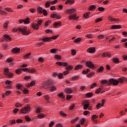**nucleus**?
<instances>
[{
    "label": "nucleus",
    "mask_w": 127,
    "mask_h": 127,
    "mask_svg": "<svg viewBox=\"0 0 127 127\" xmlns=\"http://www.w3.org/2000/svg\"><path fill=\"white\" fill-rule=\"evenodd\" d=\"M112 61L113 63H115V64H119V63H120V60H119L118 58L113 59Z\"/></svg>",
    "instance_id": "f3484780"
},
{
    "label": "nucleus",
    "mask_w": 127,
    "mask_h": 127,
    "mask_svg": "<svg viewBox=\"0 0 127 127\" xmlns=\"http://www.w3.org/2000/svg\"><path fill=\"white\" fill-rule=\"evenodd\" d=\"M11 52L12 53H14V54H16V53L20 52V49L17 47L13 48L11 50Z\"/></svg>",
    "instance_id": "423d86ee"
},
{
    "label": "nucleus",
    "mask_w": 127,
    "mask_h": 127,
    "mask_svg": "<svg viewBox=\"0 0 127 127\" xmlns=\"http://www.w3.org/2000/svg\"><path fill=\"white\" fill-rule=\"evenodd\" d=\"M90 12H85L83 14V17L84 18H89L90 17V16H89V14H90Z\"/></svg>",
    "instance_id": "bb28decb"
},
{
    "label": "nucleus",
    "mask_w": 127,
    "mask_h": 127,
    "mask_svg": "<svg viewBox=\"0 0 127 127\" xmlns=\"http://www.w3.org/2000/svg\"><path fill=\"white\" fill-rule=\"evenodd\" d=\"M24 22L25 24H28V23L30 22V19H29L28 17H27L25 20L24 19Z\"/></svg>",
    "instance_id": "2f4dec72"
},
{
    "label": "nucleus",
    "mask_w": 127,
    "mask_h": 127,
    "mask_svg": "<svg viewBox=\"0 0 127 127\" xmlns=\"http://www.w3.org/2000/svg\"><path fill=\"white\" fill-rule=\"evenodd\" d=\"M71 55H72V56H75V55H76V53L77 52L76 51V50L72 49L71 50Z\"/></svg>",
    "instance_id": "c03bdc74"
},
{
    "label": "nucleus",
    "mask_w": 127,
    "mask_h": 127,
    "mask_svg": "<svg viewBox=\"0 0 127 127\" xmlns=\"http://www.w3.org/2000/svg\"><path fill=\"white\" fill-rule=\"evenodd\" d=\"M97 86H98V84L96 82H94L90 85V89H94V88H95V87H97Z\"/></svg>",
    "instance_id": "cd10ccee"
},
{
    "label": "nucleus",
    "mask_w": 127,
    "mask_h": 127,
    "mask_svg": "<svg viewBox=\"0 0 127 127\" xmlns=\"http://www.w3.org/2000/svg\"><path fill=\"white\" fill-rule=\"evenodd\" d=\"M31 26L33 29H36V30H38V29H39V27L36 23H33L31 24Z\"/></svg>",
    "instance_id": "1a4fd4ad"
},
{
    "label": "nucleus",
    "mask_w": 127,
    "mask_h": 127,
    "mask_svg": "<svg viewBox=\"0 0 127 127\" xmlns=\"http://www.w3.org/2000/svg\"><path fill=\"white\" fill-rule=\"evenodd\" d=\"M85 121H86V119H85V118L81 119L80 121V124L81 125H84Z\"/></svg>",
    "instance_id": "6e6d98bb"
},
{
    "label": "nucleus",
    "mask_w": 127,
    "mask_h": 127,
    "mask_svg": "<svg viewBox=\"0 0 127 127\" xmlns=\"http://www.w3.org/2000/svg\"><path fill=\"white\" fill-rule=\"evenodd\" d=\"M6 62H7L8 63H11V62H13V58H9L7 59Z\"/></svg>",
    "instance_id": "72a5a7b5"
},
{
    "label": "nucleus",
    "mask_w": 127,
    "mask_h": 127,
    "mask_svg": "<svg viewBox=\"0 0 127 127\" xmlns=\"http://www.w3.org/2000/svg\"><path fill=\"white\" fill-rule=\"evenodd\" d=\"M58 77L59 79H63L64 78L63 73H60L58 74Z\"/></svg>",
    "instance_id": "a18cd8bd"
},
{
    "label": "nucleus",
    "mask_w": 127,
    "mask_h": 127,
    "mask_svg": "<svg viewBox=\"0 0 127 127\" xmlns=\"http://www.w3.org/2000/svg\"><path fill=\"white\" fill-rule=\"evenodd\" d=\"M28 73L30 74H34V73H36V70L34 68L28 69Z\"/></svg>",
    "instance_id": "2eb2a0df"
},
{
    "label": "nucleus",
    "mask_w": 127,
    "mask_h": 127,
    "mask_svg": "<svg viewBox=\"0 0 127 127\" xmlns=\"http://www.w3.org/2000/svg\"><path fill=\"white\" fill-rule=\"evenodd\" d=\"M8 22H5L4 23L3 27L4 29H6V28H7L8 27Z\"/></svg>",
    "instance_id": "ea45409f"
},
{
    "label": "nucleus",
    "mask_w": 127,
    "mask_h": 127,
    "mask_svg": "<svg viewBox=\"0 0 127 127\" xmlns=\"http://www.w3.org/2000/svg\"><path fill=\"white\" fill-rule=\"evenodd\" d=\"M119 84L121 83V84H123V83H125V77H122L121 78H118Z\"/></svg>",
    "instance_id": "412c9836"
},
{
    "label": "nucleus",
    "mask_w": 127,
    "mask_h": 127,
    "mask_svg": "<svg viewBox=\"0 0 127 127\" xmlns=\"http://www.w3.org/2000/svg\"><path fill=\"white\" fill-rule=\"evenodd\" d=\"M37 23H36L38 25V26H41V24H42V23L43 22V21L42 20H39L37 21Z\"/></svg>",
    "instance_id": "e433bc0d"
},
{
    "label": "nucleus",
    "mask_w": 127,
    "mask_h": 127,
    "mask_svg": "<svg viewBox=\"0 0 127 127\" xmlns=\"http://www.w3.org/2000/svg\"><path fill=\"white\" fill-rule=\"evenodd\" d=\"M51 53H57V49L56 48H54L52 49L50 51Z\"/></svg>",
    "instance_id": "49530a36"
},
{
    "label": "nucleus",
    "mask_w": 127,
    "mask_h": 127,
    "mask_svg": "<svg viewBox=\"0 0 127 127\" xmlns=\"http://www.w3.org/2000/svg\"><path fill=\"white\" fill-rule=\"evenodd\" d=\"M61 25V21H59L58 22H55L54 23L53 25L55 27H57V26Z\"/></svg>",
    "instance_id": "4c0bfd02"
},
{
    "label": "nucleus",
    "mask_w": 127,
    "mask_h": 127,
    "mask_svg": "<svg viewBox=\"0 0 127 127\" xmlns=\"http://www.w3.org/2000/svg\"><path fill=\"white\" fill-rule=\"evenodd\" d=\"M85 65L89 68V69H94L95 68V65L91 61H87L85 63Z\"/></svg>",
    "instance_id": "7ed1b4c3"
},
{
    "label": "nucleus",
    "mask_w": 127,
    "mask_h": 127,
    "mask_svg": "<svg viewBox=\"0 0 127 127\" xmlns=\"http://www.w3.org/2000/svg\"><path fill=\"white\" fill-rule=\"evenodd\" d=\"M66 12H68V13H74L76 12V10L75 9L72 8V9H68L66 10Z\"/></svg>",
    "instance_id": "ddd939ff"
},
{
    "label": "nucleus",
    "mask_w": 127,
    "mask_h": 127,
    "mask_svg": "<svg viewBox=\"0 0 127 127\" xmlns=\"http://www.w3.org/2000/svg\"><path fill=\"white\" fill-rule=\"evenodd\" d=\"M51 24V21L48 20L47 22H45V26H48V25H50Z\"/></svg>",
    "instance_id": "de8ad7c7"
},
{
    "label": "nucleus",
    "mask_w": 127,
    "mask_h": 127,
    "mask_svg": "<svg viewBox=\"0 0 127 127\" xmlns=\"http://www.w3.org/2000/svg\"><path fill=\"white\" fill-rule=\"evenodd\" d=\"M13 32H21L23 35H29L30 34V30H28L27 31V28L26 27H19L17 28H14L12 29Z\"/></svg>",
    "instance_id": "f257e3e1"
},
{
    "label": "nucleus",
    "mask_w": 127,
    "mask_h": 127,
    "mask_svg": "<svg viewBox=\"0 0 127 127\" xmlns=\"http://www.w3.org/2000/svg\"><path fill=\"white\" fill-rule=\"evenodd\" d=\"M24 109L26 111V113L27 114H28V113H29V112H30V107H28V106H26L24 107Z\"/></svg>",
    "instance_id": "f704fd0d"
},
{
    "label": "nucleus",
    "mask_w": 127,
    "mask_h": 127,
    "mask_svg": "<svg viewBox=\"0 0 127 127\" xmlns=\"http://www.w3.org/2000/svg\"><path fill=\"white\" fill-rule=\"evenodd\" d=\"M103 57H112V54L109 52H105L102 54Z\"/></svg>",
    "instance_id": "f8f14e48"
},
{
    "label": "nucleus",
    "mask_w": 127,
    "mask_h": 127,
    "mask_svg": "<svg viewBox=\"0 0 127 127\" xmlns=\"http://www.w3.org/2000/svg\"><path fill=\"white\" fill-rule=\"evenodd\" d=\"M85 89H86V87L85 86H81L79 87V90H80V91H83Z\"/></svg>",
    "instance_id": "338daca9"
},
{
    "label": "nucleus",
    "mask_w": 127,
    "mask_h": 127,
    "mask_svg": "<svg viewBox=\"0 0 127 127\" xmlns=\"http://www.w3.org/2000/svg\"><path fill=\"white\" fill-rule=\"evenodd\" d=\"M15 107L16 108H19V107H22V104H20L19 103H16V104L15 105Z\"/></svg>",
    "instance_id": "09e8293b"
},
{
    "label": "nucleus",
    "mask_w": 127,
    "mask_h": 127,
    "mask_svg": "<svg viewBox=\"0 0 127 127\" xmlns=\"http://www.w3.org/2000/svg\"><path fill=\"white\" fill-rule=\"evenodd\" d=\"M57 89L55 86H53L50 89L51 92H54V91H57Z\"/></svg>",
    "instance_id": "37998d69"
},
{
    "label": "nucleus",
    "mask_w": 127,
    "mask_h": 127,
    "mask_svg": "<svg viewBox=\"0 0 127 127\" xmlns=\"http://www.w3.org/2000/svg\"><path fill=\"white\" fill-rule=\"evenodd\" d=\"M98 118H99V117L97 115H92L91 116V120H94L95 119H98Z\"/></svg>",
    "instance_id": "bf43d9fd"
},
{
    "label": "nucleus",
    "mask_w": 127,
    "mask_h": 127,
    "mask_svg": "<svg viewBox=\"0 0 127 127\" xmlns=\"http://www.w3.org/2000/svg\"><path fill=\"white\" fill-rule=\"evenodd\" d=\"M79 78H80V76H79V75H76V76L71 77L70 78V80H71V81H78V80H79Z\"/></svg>",
    "instance_id": "a211bd4d"
},
{
    "label": "nucleus",
    "mask_w": 127,
    "mask_h": 127,
    "mask_svg": "<svg viewBox=\"0 0 127 127\" xmlns=\"http://www.w3.org/2000/svg\"><path fill=\"white\" fill-rule=\"evenodd\" d=\"M86 98H92L93 97V93L89 92L86 94L85 95Z\"/></svg>",
    "instance_id": "7c9ffc66"
},
{
    "label": "nucleus",
    "mask_w": 127,
    "mask_h": 127,
    "mask_svg": "<svg viewBox=\"0 0 127 127\" xmlns=\"http://www.w3.org/2000/svg\"><path fill=\"white\" fill-rule=\"evenodd\" d=\"M82 68H83V65L81 64H78L75 67L74 70H79L82 69Z\"/></svg>",
    "instance_id": "a878e982"
},
{
    "label": "nucleus",
    "mask_w": 127,
    "mask_h": 127,
    "mask_svg": "<svg viewBox=\"0 0 127 127\" xmlns=\"http://www.w3.org/2000/svg\"><path fill=\"white\" fill-rule=\"evenodd\" d=\"M96 52V48L93 47V48H89L87 50V52L88 53H95Z\"/></svg>",
    "instance_id": "6e6552de"
},
{
    "label": "nucleus",
    "mask_w": 127,
    "mask_h": 127,
    "mask_svg": "<svg viewBox=\"0 0 127 127\" xmlns=\"http://www.w3.org/2000/svg\"><path fill=\"white\" fill-rule=\"evenodd\" d=\"M45 117H46V116L43 113H41L40 115L37 116L38 119H43L45 118Z\"/></svg>",
    "instance_id": "5701e85b"
},
{
    "label": "nucleus",
    "mask_w": 127,
    "mask_h": 127,
    "mask_svg": "<svg viewBox=\"0 0 127 127\" xmlns=\"http://www.w3.org/2000/svg\"><path fill=\"white\" fill-rule=\"evenodd\" d=\"M122 26L121 25H115L111 27V29H121Z\"/></svg>",
    "instance_id": "9d476101"
},
{
    "label": "nucleus",
    "mask_w": 127,
    "mask_h": 127,
    "mask_svg": "<svg viewBox=\"0 0 127 127\" xmlns=\"http://www.w3.org/2000/svg\"><path fill=\"white\" fill-rule=\"evenodd\" d=\"M72 95H67L66 96V99L67 101H69V100H70V99H72Z\"/></svg>",
    "instance_id": "69168bd1"
},
{
    "label": "nucleus",
    "mask_w": 127,
    "mask_h": 127,
    "mask_svg": "<svg viewBox=\"0 0 127 127\" xmlns=\"http://www.w3.org/2000/svg\"><path fill=\"white\" fill-rule=\"evenodd\" d=\"M35 85V81H32L30 83L28 84V86H27L28 88L30 87H33Z\"/></svg>",
    "instance_id": "aec40b11"
},
{
    "label": "nucleus",
    "mask_w": 127,
    "mask_h": 127,
    "mask_svg": "<svg viewBox=\"0 0 127 127\" xmlns=\"http://www.w3.org/2000/svg\"><path fill=\"white\" fill-rule=\"evenodd\" d=\"M95 74V72H90V73L87 74L86 77H87V78H92V77H93V76H94Z\"/></svg>",
    "instance_id": "6ab92c4d"
},
{
    "label": "nucleus",
    "mask_w": 127,
    "mask_h": 127,
    "mask_svg": "<svg viewBox=\"0 0 127 127\" xmlns=\"http://www.w3.org/2000/svg\"><path fill=\"white\" fill-rule=\"evenodd\" d=\"M9 71V69L7 68H5L4 69V71H3V73L4 75H5V74H7V73H8V72Z\"/></svg>",
    "instance_id": "603ef678"
},
{
    "label": "nucleus",
    "mask_w": 127,
    "mask_h": 127,
    "mask_svg": "<svg viewBox=\"0 0 127 127\" xmlns=\"http://www.w3.org/2000/svg\"><path fill=\"white\" fill-rule=\"evenodd\" d=\"M84 105L83 106V109L84 110H87L88 108H89V106H90V104H89V101L86 100L84 102Z\"/></svg>",
    "instance_id": "0eeeda50"
},
{
    "label": "nucleus",
    "mask_w": 127,
    "mask_h": 127,
    "mask_svg": "<svg viewBox=\"0 0 127 127\" xmlns=\"http://www.w3.org/2000/svg\"><path fill=\"white\" fill-rule=\"evenodd\" d=\"M41 40L43 41V42H51V40L50 37H45L41 39Z\"/></svg>",
    "instance_id": "9b49d317"
},
{
    "label": "nucleus",
    "mask_w": 127,
    "mask_h": 127,
    "mask_svg": "<svg viewBox=\"0 0 127 127\" xmlns=\"http://www.w3.org/2000/svg\"><path fill=\"white\" fill-rule=\"evenodd\" d=\"M58 37H59V35H58L54 36L52 37H50L51 39V41H52V39H54V40L57 39Z\"/></svg>",
    "instance_id": "864d4df0"
},
{
    "label": "nucleus",
    "mask_w": 127,
    "mask_h": 127,
    "mask_svg": "<svg viewBox=\"0 0 127 127\" xmlns=\"http://www.w3.org/2000/svg\"><path fill=\"white\" fill-rule=\"evenodd\" d=\"M97 7H96V5H92L89 6V8L88 9L89 10H95L96 9Z\"/></svg>",
    "instance_id": "c85d7f7f"
},
{
    "label": "nucleus",
    "mask_w": 127,
    "mask_h": 127,
    "mask_svg": "<svg viewBox=\"0 0 127 127\" xmlns=\"http://www.w3.org/2000/svg\"><path fill=\"white\" fill-rule=\"evenodd\" d=\"M29 11L31 12V13H34V12L36 11V10L35 9V8H31L29 9Z\"/></svg>",
    "instance_id": "5fc2aeb1"
},
{
    "label": "nucleus",
    "mask_w": 127,
    "mask_h": 127,
    "mask_svg": "<svg viewBox=\"0 0 127 127\" xmlns=\"http://www.w3.org/2000/svg\"><path fill=\"white\" fill-rule=\"evenodd\" d=\"M73 67L72 65H69L65 67V69L67 70V71H71V70H73Z\"/></svg>",
    "instance_id": "4be33fe9"
},
{
    "label": "nucleus",
    "mask_w": 127,
    "mask_h": 127,
    "mask_svg": "<svg viewBox=\"0 0 127 127\" xmlns=\"http://www.w3.org/2000/svg\"><path fill=\"white\" fill-rule=\"evenodd\" d=\"M58 96L59 98H62V99H65V95L63 92L58 93Z\"/></svg>",
    "instance_id": "393cba45"
},
{
    "label": "nucleus",
    "mask_w": 127,
    "mask_h": 127,
    "mask_svg": "<svg viewBox=\"0 0 127 127\" xmlns=\"http://www.w3.org/2000/svg\"><path fill=\"white\" fill-rule=\"evenodd\" d=\"M101 84H107L108 83V80L104 79L100 81Z\"/></svg>",
    "instance_id": "774afa93"
},
{
    "label": "nucleus",
    "mask_w": 127,
    "mask_h": 127,
    "mask_svg": "<svg viewBox=\"0 0 127 127\" xmlns=\"http://www.w3.org/2000/svg\"><path fill=\"white\" fill-rule=\"evenodd\" d=\"M3 37H4V38H6L8 40H11V37H9V35H8L4 34L3 36Z\"/></svg>",
    "instance_id": "58836bf2"
},
{
    "label": "nucleus",
    "mask_w": 127,
    "mask_h": 127,
    "mask_svg": "<svg viewBox=\"0 0 127 127\" xmlns=\"http://www.w3.org/2000/svg\"><path fill=\"white\" fill-rule=\"evenodd\" d=\"M104 70V67L103 66H101L99 69L96 70V72L97 73H103V71Z\"/></svg>",
    "instance_id": "4468645a"
},
{
    "label": "nucleus",
    "mask_w": 127,
    "mask_h": 127,
    "mask_svg": "<svg viewBox=\"0 0 127 127\" xmlns=\"http://www.w3.org/2000/svg\"><path fill=\"white\" fill-rule=\"evenodd\" d=\"M77 121H79V117H77L76 118H74L72 120L70 121V123L71 124H74V123H76V122H77Z\"/></svg>",
    "instance_id": "473e14b6"
},
{
    "label": "nucleus",
    "mask_w": 127,
    "mask_h": 127,
    "mask_svg": "<svg viewBox=\"0 0 127 127\" xmlns=\"http://www.w3.org/2000/svg\"><path fill=\"white\" fill-rule=\"evenodd\" d=\"M64 92L66 94H72L73 93V89L70 87H67L64 89Z\"/></svg>",
    "instance_id": "39448f33"
},
{
    "label": "nucleus",
    "mask_w": 127,
    "mask_h": 127,
    "mask_svg": "<svg viewBox=\"0 0 127 127\" xmlns=\"http://www.w3.org/2000/svg\"><path fill=\"white\" fill-rule=\"evenodd\" d=\"M50 3H51L50 1L46 2L45 3V7H47V8L50 7Z\"/></svg>",
    "instance_id": "3c124183"
},
{
    "label": "nucleus",
    "mask_w": 127,
    "mask_h": 127,
    "mask_svg": "<svg viewBox=\"0 0 127 127\" xmlns=\"http://www.w3.org/2000/svg\"><path fill=\"white\" fill-rule=\"evenodd\" d=\"M42 12H43V15H44V16H47V15H48V13H47L46 9H43Z\"/></svg>",
    "instance_id": "79ce46f5"
},
{
    "label": "nucleus",
    "mask_w": 127,
    "mask_h": 127,
    "mask_svg": "<svg viewBox=\"0 0 127 127\" xmlns=\"http://www.w3.org/2000/svg\"><path fill=\"white\" fill-rule=\"evenodd\" d=\"M55 58L57 59V60H61V56L58 55H55Z\"/></svg>",
    "instance_id": "8fccbe9b"
},
{
    "label": "nucleus",
    "mask_w": 127,
    "mask_h": 127,
    "mask_svg": "<svg viewBox=\"0 0 127 127\" xmlns=\"http://www.w3.org/2000/svg\"><path fill=\"white\" fill-rule=\"evenodd\" d=\"M74 108H75V104H72L69 107V110L70 111H72V110H74Z\"/></svg>",
    "instance_id": "13d9d810"
},
{
    "label": "nucleus",
    "mask_w": 127,
    "mask_h": 127,
    "mask_svg": "<svg viewBox=\"0 0 127 127\" xmlns=\"http://www.w3.org/2000/svg\"><path fill=\"white\" fill-rule=\"evenodd\" d=\"M76 16H77V14L76 13H74L73 15H70L69 16V19L70 20H72V19H74V18H76Z\"/></svg>",
    "instance_id": "b1692460"
},
{
    "label": "nucleus",
    "mask_w": 127,
    "mask_h": 127,
    "mask_svg": "<svg viewBox=\"0 0 127 127\" xmlns=\"http://www.w3.org/2000/svg\"><path fill=\"white\" fill-rule=\"evenodd\" d=\"M19 113L20 114H27L26 113V111H25V108H22L19 111Z\"/></svg>",
    "instance_id": "c756f323"
},
{
    "label": "nucleus",
    "mask_w": 127,
    "mask_h": 127,
    "mask_svg": "<svg viewBox=\"0 0 127 127\" xmlns=\"http://www.w3.org/2000/svg\"><path fill=\"white\" fill-rule=\"evenodd\" d=\"M82 41V39L80 38H76V39H75L74 40V43H78V42H80V41Z\"/></svg>",
    "instance_id": "a19ab883"
},
{
    "label": "nucleus",
    "mask_w": 127,
    "mask_h": 127,
    "mask_svg": "<svg viewBox=\"0 0 127 127\" xmlns=\"http://www.w3.org/2000/svg\"><path fill=\"white\" fill-rule=\"evenodd\" d=\"M23 93H24V94H29V91H28L27 89L24 88L23 90Z\"/></svg>",
    "instance_id": "680f3d73"
},
{
    "label": "nucleus",
    "mask_w": 127,
    "mask_h": 127,
    "mask_svg": "<svg viewBox=\"0 0 127 127\" xmlns=\"http://www.w3.org/2000/svg\"><path fill=\"white\" fill-rule=\"evenodd\" d=\"M15 72L16 74H18V75H19V74H21V69H17L15 70Z\"/></svg>",
    "instance_id": "052dcab7"
},
{
    "label": "nucleus",
    "mask_w": 127,
    "mask_h": 127,
    "mask_svg": "<svg viewBox=\"0 0 127 127\" xmlns=\"http://www.w3.org/2000/svg\"><path fill=\"white\" fill-rule=\"evenodd\" d=\"M42 9H43V8H42V7L39 6L37 8V11L38 13H41L43 11Z\"/></svg>",
    "instance_id": "c9c22d12"
},
{
    "label": "nucleus",
    "mask_w": 127,
    "mask_h": 127,
    "mask_svg": "<svg viewBox=\"0 0 127 127\" xmlns=\"http://www.w3.org/2000/svg\"><path fill=\"white\" fill-rule=\"evenodd\" d=\"M21 87H22V85H21L20 83H19L16 85V88L18 90H20V89H21Z\"/></svg>",
    "instance_id": "0e129e2a"
},
{
    "label": "nucleus",
    "mask_w": 127,
    "mask_h": 127,
    "mask_svg": "<svg viewBox=\"0 0 127 127\" xmlns=\"http://www.w3.org/2000/svg\"><path fill=\"white\" fill-rule=\"evenodd\" d=\"M109 82L110 84H113V86L119 85V81L114 78L109 79Z\"/></svg>",
    "instance_id": "20e7f679"
},
{
    "label": "nucleus",
    "mask_w": 127,
    "mask_h": 127,
    "mask_svg": "<svg viewBox=\"0 0 127 127\" xmlns=\"http://www.w3.org/2000/svg\"><path fill=\"white\" fill-rule=\"evenodd\" d=\"M25 119L26 121V122H31V119L28 117V116H26L25 117Z\"/></svg>",
    "instance_id": "4d7b16f0"
},
{
    "label": "nucleus",
    "mask_w": 127,
    "mask_h": 127,
    "mask_svg": "<svg viewBox=\"0 0 127 127\" xmlns=\"http://www.w3.org/2000/svg\"><path fill=\"white\" fill-rule=\"evenodd\" d=\"M43 85L44 87L50 88V87H52V85H53V80L51 79L47 80L44 81Z\"/></svg>",
    "instance_id": "f03ea898"
},
{
    "label": "nucleus",
    "mask_w": 127,
    "mask_h": 127,
    "mask_svg": "<svg viewBox=\"0 0 127 127\" xmlns=\"http://www.w3.org/2000/svg\"><path fill=\"white\" fill-rule=\"evenodd\" d=\"M10 94H11V91L10 90L6 91L5 92V96H8L9 95H10Z\"/></svg>",
    "instance_id": "e2e57ef3"
},
{
    "label": "nucleus",
    "mask_w": 127,
    "mask_h": 127,
    "mask_svg": "<svg viewBox=\"0 0 127 127\" xmlns=\"http://www.w3.org/2000/svg\"><path fill=\"white\" fill-rule=\"evenodd\" d=\"M5 76H8V78H13V73L9 71L7 73H5Z\"/></svg>",
    "instance_id": "dca6fc26"
}]
</instances>
